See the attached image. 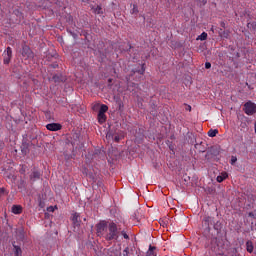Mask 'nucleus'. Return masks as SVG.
Wrapping results in <instances>:
<instances>
[{
    "label": "nucleus",
    "mask_w": 256,
    "mask_h": 256,
    "mask_svg": "<svg viewBox=\"0 0 256 256\" xmlns=\"http://www.w3.org/2000/svg\"><path fill=\"white\" fill-rule=\"evenodd\" d=\"M79 217L80 214L77 212L72 215V222L75 227H79L81 225V220L79 219Z\"/></svg>",
    "instance_id": "11"
},
{
    "label": "nucleus",
    "mask_w": 256,
    "mask_h": 256,
    "mask_svg": "<svg viewBox=\"0 0 256 256\" xmlns=\"http://www.w3.org/2000/svg\"><path fill=\"white\" fill-rule=\"evenodd\" d=\"M166 145L169 147L170 151H175V144H173V141L167 140Z\"/></svg>",
    "instance_id": "24"
},
{
    "label": "nucleus",
    "mask_w": 256,
    "mask_h": 256,
    "mask_svg": "<svg viewBox=\"0 0 256 256\" xmlns=\"http://www.w3.org/2000/svg\"><path fill=\"white\" fill-rule=\"evenodd\" d=\"M247 28L250 29L251 31H256V21H252L247 24Z\"/></svg>",
    "instance_id": "22"
},
{
    "label": "nucleus",
    "mask_w": 256,
    "mask_h": 256,
    "mask_svg": "<svg viewBox=\"0 0 256 256\" xmlns=\"http://www.w3.org/2000/svg\"><path fill=\"white\" fill-rule=\"evenodd\" d=\"M170 139H175V135L171 134Z\"/></svg>",
    "instance_id": "44"
},
{
    "label": "nucleus",
    "mask_w": 256,
    "mask_h": 256,
    "mask_svg": "<svg viewBox=\"0 0 256 256\" xmlns=\"http://www.w3.org/2000/svg\"><path fill=\"white\" fill-rule=\"evenodd\" d=\"M131 13L133 14V13H139V10L137 9V5H133V8H132V10H131Z\"/></svg>",
    "instance_id": "30"
},
{
    "label": "nucleus",
    "mask_w": 256,
    "mask_h": 256,
    "mask_svg": "<svg viewBox=\"0 0 256 256\" xmlns=\"http://www.w3.org/2000/svg\"><path fill=\"white\" fill-rule=\"evenodd\" d=\"M94 13H95L96 15H101V13H103V8H101V6H96V7L94 8Z\"/></svg>",
    "instance_id": "26"
},
{
    "label": "nucleus",
    "mask_w": 256,
    "mask_h": 256,
    "mask_svg": "<svg viewBox=\"0 0 256 256\" xmlns=\"http://www.w3.org/2000/svg\"><path fill=\"white\" fill-rule=\"evenodd\" d=\"M227 177H229V174H227V172H223L221 175L217 176L216 181L218 183H223V181H225Z\"/></svg>",
    "instance_id": "13"
},
{
    "label": "nucleus",
    "mask_w": 256,
    "mask_h": 256,
    "mask_svg": "<svg viewBox=\"0 0 256 256\" xmlns=\"http://www.w3.org/2000/svg\"><path fill=\"white\" fill-rule=\"evenodd\" d=\"M20 173H21L22 175H24V173H25V167L22 166V168L20 169Z\"/></svg>",
    "instance_id": "40"
},
{
    "label": "nucleus",
    "mask_w": 256,
    "mask_h": 256,
    "mask_svg": "<svg viewBox=\"0 0 256 256\" xmlns=\"http://www.w3.org/2000/svg\"><path fill=\"white\" fill-rule=\"evenodd\" d=\"M126 79H127V81H129V78L126 77Z\"/></svg>",
    "instance_id": "52"
},
{
    "label": "nucleus",
    "mask_w": 256,
    "mask_h": 256,
    "mask_svg": "<svg viewBox=\"0 0 256 256\" xmlns=\"http://www.w3.org/2000/svg\"><path fill=\"white\" fill-rule=\"evenodd\" d=\"M52 79H53L54 83H59V81H61V78L58 75H54L52 77Z\"/></svg>",
    "instance_id": "29"
},
{
    "label": "nucleus",
    "mask_w": 256,
    "mask_h": 256,
    "mask_svg": "<svg viewBox=\"0 0 256 256\" xmlns=\"http://www.w3.org/2000/svg\"><path fill=\"white\" fill-rule=\"evenodd\" d=\"M199 153H205V150L203 148H199Z\"/></svg>",
    "instance_id": "41"
},
{
    "label": "nucleus",
    "mask_w": 256,
    "mask_h": 256,
    "mask_svg": "<svg viewBox=\"0 0 256 256\" xmlns=\"http://www.w3.org/2000/svg\"><path fill=\"white\" fill-rule=\"evenodd\" d=\"M108 81H109V83H111V81H113V80H112V79H109Z\"/></svg>",
    "instance_id": "50"
},
{
    "label": "nucleus",
    "mask_w": 256,
    "mask_h": 256,
    "mask_svg": "<svg viewBox=\"0 0 256 256\" xmlns=\"http://www.w3.org/2000/svg\"><path fill=\"white\" fill-rule=\"evenodd\" d=\"M197 39L200 41H207V33L202 32L201 35H199Z\"/></svg>",
    "instance_id": "25"
},
{
    "label": "nucleus",
    "mask_w": 256,
    "mask_h": 256,
    "mask_svg": "<svg viewBox=\"0 0 256 256\" xmlns=\"http://www.w3.org/2000/svg\"><path fill=\"white\" fill-rule=\"evenodd\" d=\"M107 139H113V141H115V143H119L121 141V136L117 135V134H107L106 135Z\"/></svg>",
    "instance_id": "14"
},
{
    "label": "nucleus",
    "mask_w": 256,
    "mask_h": 256,
    "mask_svg": "<svg viewBox=\"0 0 256 256\" xmlns=\"http://www.w3.org/2000/svg\"><path fill=\"white\" fill-rule=\"evenodd\" d=\"M243 111L244 113H246V115H255L256 113V104L252 101H248L244 104L243 107Z\"/></svg>",
    "instance_id": "4"
},
{
    "label": "nucleus",
    "mask_w": 256,
    "mask_h": 256,
    "mask_svg": "<svg viewBox=\"0 0 256 256\" xmlns=\"http://www.w3.org/2000/svg\"><path fill=\"white\" fill-rule=\"evenodd\" d=\"M234 163H237V157L232 156L231 165H233Z\"/></svg>",
    "instance_id": "33"
},
{
    "label": "nucleus",
    "mask_w": 256,
    "mask_h": 256,
    "mask_svg": "<svg viewBox=\"0 0 256 256\" xmlns=\"http://www.w3.org/2000/svg\"><path fill=\"white\" fill-rule=\"evenodd\" d=\"M62 127L63 126L59 123H50L46 125V129H48V131H61Z\"/></svg>",
    "instance_id": "10"
},
{
    "label": "nucleus",
    "mask_w": 256,
    "mask_h": 256,
    "mask_svg": "<svg viewBox=\"0 0 256 256\" xmlns=\"http://www.w3.org/2000/svg\"><path fill=\"white\" fill-rule=\"evenodd\" d=\"M96 231L97 235L101 236L105 231H107V223L106 222H100L96 225Z\"/></svg>",
    "instance_id": "9"
},
{
    "label": "nucleus",
    "mask_w": 256,
    "mask_h": 256,
    "mask_svg": "<svg viewBox=\"0 0 256 256\" xmlns=\"http://www.w3.org/2000/svg\"><path fill=\"white\" fill-rule=\"evenodd\" d=\"M232 256H240L239 253H237V248H233Z\"/></svg>",
    "instance_id": "32"
},
{
    "label": "nucleus",
    "mask_w": 256,
    "mask_h": 256,
    "mask_svg": "<svg viewBox=\"0 0 256 256\" xmlns=\"http://www.w3.org/2000/svg\"><path fill=\"white\" fill-rule=\"evenodd\" d=\"M254 131H255V133H256V122H255V124H254Z\"/></svg>",
    "instance_id": "47"
},
{
    "label": "nucleus",
    "mask_w": 256,
    "mask_h": 256,
    "mask_svg": "<svg viewBox=\"0 0 256 256\" xmlns=\"http://www.w3.org/2000/svg\"><path fill=\"white\" fill-rule=\"evenodd\" d=\"M220 154H221V147L211 146L207 150V153L205 155V159H207V161H209L211 159H215V157H218V155H220Z\"/></svg>",
    "instance_id": "3"
},
{
    "label": "nucleus",
    "mask_w": 256,
    "mask_h": 256,
    "mask_svg": "<svg viewBox=\"0 0 256 256\" xmlns=\"http://www.w3.org/2000/svg\"><path fill=\"white\" fill-rule=\"evenodd\" d=\"M121 235L124 237V239H129V235H127V232L122 231Z\"/></svg>",
    "instance_id": "31"
},
{
    "label": "nucleus",
    "mask_w": 256,
    "mask_h": 256,
    "mask_svg": "<svg viewBox=\"0 0 256 256\" xmlns=\"http://www.w3.org/2000/svg\"><path fill=\"white\" fill-rule=\"evenodd\" d=\"M213 225L214 230L216 231L217 235H219V233H221L222 229H223V223H221L219 220H216L215 217H211V216H205L202 220V227H204V231H203V235L204 237H206V239H208V241H210L211 245H213L215 247V245H217V247L219 246L218 243V239L217 236H214L213 234H211V226Z\"/></svg>",
    "instance_id": "1"
},
{
    "label": "nucleus",
    "mask_w": 256,
    "mask_h": 256,
    "mask_svg": "<svg viewBox=\"0 0 256 256\" xmlns=\"http://www.w3.org/2000/svg\"><path fill=\"white\" fill-rule=\"evenodd\" d=\"M12 251L14 253V256H23V249H21V244H18L17 242H12Z\"/></svg>",
    "instance_id": "8"
},
{
    "label": "nucleus",
    "mask_w": 256,
    "mask_h": 256,
    "mask_svg": "<svg viewBox=\"0 0 256 256\" xmlns=\"http://www.w3.org/2000/svg\"><path fill=\"white\" fill-rule=\"evenodd\" d=\"M229 35H231V31H229V30H224L223 32H222V34H221V38L222 39H229Z\"/></svg>",
    "instance_id": "23"
},
{
    "label": "nucleus",
    "mask_w": 256,
    "mask_h": 256,
    "mask_svg": "<svg viewBox=\"0 0 256 256\" xmlns=\"http://www.w3.org/2000/svg\"><path fill=\"white\" fill-rule=\"evenodd\" d=\"M205 69H211V62L205 63Z\"/></svg>",
    "instance_id": "35"
},
{
    "label": "nucleus",
    "mask_w": 256,
    "mask_h": 256,
    "mask_svg": "<svg viewBox=\"0 0 256 256\" xmlns=\"http://www.w3.org/2000/svg\"><path fill=\"white\" fill-rule=\"evenodd\" d=\"M4 65H9L11 63V59H13V50L11 47H7L6 50L2 54Z\"/></svg>",
    "instance_id": "5"
},
{
    "label": "nucleus",
    "mask_w": 256,
    "mask_h": 256,
    "mask_svg": "<svg viewBox=\"0 0 256 256\" xmlns=\"http://www.w3.org/2000/svg\"><path fill=\"white\" fill-rule=\"evenodd\" d=\"M21 55L23 59H33V51H31V48L27 45L22 47Z\"/></svg>",
    "instance_id": "7"
},
{
    "label": "nucleus",
    "mask_w": 256,
    "mask_h": 256,
    "mask_svg": "<svg viewBox=\"0 0 256 256\" xmlns=\"http://www.w3.org/2000/svg\"><path fill=\"white\" fill-rule=\"evenodd\" d=\"M13 15L17 17L18 21H23V12L20 11L19 9H15L13 11Z\"/></svg>",
    "instance_id": "16"
},
{
    "label": "nucleus",
    "mask_w": 256,
    "mask_h": 256,
    "mask_svg": "<svg viewBox=\"0 0 256 256\" xmlns=\"http://www.w3.org/2000/svg\"><path fill=\"white\" fill-rule=\"evenodd\" d=\"M134 73H138V75H143V73H145V64L141 65L140 70H134Z\"/></svg>",
    "instance_id": "27"
},
{
    "label": "nucleus",
    "mask_w": 256,
    "mask_h": 256,
    "mask_svg": "<svg viewBox=\"0 0 256 256\" xmlns=\"http://www.w3.org/2000/svg\"><path fill=\"white\" fill-rule=\"evenodd\" d=\"M253 249H255V247L253 246V242L251 240H248L246 242V251L248 253H253Z\"/></svg>",
    "instance_id": "15"
},
{
    "label": "nucleus",
    "mask_w": 256,
    "mask_h": 256,
    "mask_svg": "<svg viewBox=\"0 0 256 256\" xmlns=\"http://www.w3.org/2000/svg\"><path fill=\"white\" fill-rule=\"evenodd\" d=\"M220 27H222V29H226V24L224 21L220 22Z\"/></svg>",
    "instance_id": "36"
},
{
    "label": "nucleus",
    "mask_w": 256,
    "mask_h": 256,
    "mask_svg": "<svg viewBox=\"0 0 256 256\" xmlns=\"http://www.w3.org/2000/svg\"><path fill=\"white\" fill-rule=\"evenodd\" d=\"M163 247H165L166 245H169V243L165 242L164 244H162Z\"/></svg>",
    "instance_id": "46"
},
{
    "label": "nucleus",
    "mask_w": 256,
    "mask_h": 256,
    "mask_svg": "<svg viewBox=\"0 0 256 256\" xmlns=\"http://www.w3.org/2000/svg\"><path fill=\"white\" fill-rule=\"evenodd\" d=\"M218 133H219V130H217V129H210L208 131V137H217Z\"/></svg>",
    "instance_id": "21"
},
{
    "label": "nucleus",
    "mask_w": 256,
    "mask_h": 256,
    "mask_svg": "<svg viewBox=\"0 0 256 256\" xmlns=\"http://www.w3.org/2000/svg\"><path fill=\"white\" fill-rule=\"evenodd\" d=\"M164 251H167V248H164Z\"/></svg>",
    "instance_id": "51"
},
{
    "label": "nucleus",
    "mask_w": 256,
    "mask_h": 256,
    "mask_svg": "<svg viewBox=\"0 0 256 256\" xmlns=\"http://www.w3.org/2000/svg\"><path fill=\"white\" fill-rule=\"evenodd\" d=\"M29 179L31 183H35V181H39L41 179V171L37 168H33L29 175Z\"/></svg>",
    "instance_id": "6"
},
{
    "label": "nucleus",
    "mask_w": 256,
    "mask_h": 256,
    "mask_svg": "<svg viewBox=\"0 0 256 256\" xmlns=\"http://www.w3.org/2000/svg\"><path fill=\"white\" fill-rule=\"evenodd\" d=\"M248 217H251L252 219H255V213L249 212L248 213Z\"/></svg>",
    "instance_id": "38"
},
{
    "label": "nucleus",
    "mask_w": 256,
    "mask_h": 256,
    "mask_svg": "<svg viewBox=\"0 0 256 256\" xmlns=\"http://www.w3.org/2000/svg\"><path fill=\"white\" fill-rule=\"evenodd\" d=\"M198 7H205L207 5V0H196Z\"/></svg>",
    "instance_id": "28"
},
{
    "label": "nucleus",
    "mask_w": 256,
    "mask_h": 256,
    "mask_svg": "<svg viewBox=\"0 0 256 256\" xmlns=\"http://www.w3.org/2000/svg\"><path fill=\"white\" fill-rule=\"evenodd\" d=\"M12 213H14V215H21V213H23V207H21V205H13Z\"/></svg>",
    "instance_id": "12"
},
{
    "label": "nucleus",
    "mask_w": 256,
    "mask_h": 256,
    "mask_svg": "<svg viewBox=\"0 0 256 256\" xmlns=\"http://www.w3.org/2000/svg\"><path fill=\"white\" fill-rule=\"evenodd\" d=\"M123 255L124 256H128L129 255V248L124 249Z\"/></svg>",
    "instance_id": "34"
},
{
    "label": "nucleus",
    "mask_w": 256,
    "mask_h": 256,
    "mask_svg": "<svg viewBox=\"0 0 256 256\" xmlns=\"http://www.w3.org/2000/svg\"><path fill=\"white\" fill-rule=\"evenodd\" d=\"M162 131H163V126H162Z\"/></svg>",
    "instance_id": "53"
},
{
    "label": "nucleus",
    "mask_w": 256,
    "mask_h": 256,
    "mask_svg": "<svg viewBox=\"0 0 256 256\" xmlns=\"http://www.w3.org/2000/svg\"><path fill=\"white\" fill-rule=\"evenodd\" d=\"M98 121L99 123H105V121H107V116L101 112H98Z\"/></svg>",
    "instance_id": "19"
},
{
    "label": "nucleus",
    "mask_w": 256,
    "mask_h": 256,
    "mask_svg": "<svg viewBox=\"0 0 256 256\" xmlns=\"http://www.w3.org/2000/svg\"><path fill=\"white\" fill-rule=\"evenodd\" d=\"M107 111H109V106H108V105H105V104H102V105L100 106V110H99L98 113L105 114V113H107Z\"/></svg>",
    "instance_id": "20"
},
{
    "label": "nucleus",
    "mask_w": 256,
    "mask_h": 256,
    "mask_svg": "<svg viewBox=\"0 0 256 256\" xmlns=\"http://www.w3.org/2000/svg\"><path fill=\"white\" fill-rule=\"evenodd\" d=\"M155 169H157V164H154Z\"/></svg>",
    "instance_id": "49"
},
{
    "label": "nucleus",
    "mask_w": 256,
    "mask_h": 256,
    "mask_svg": "<svg viewBox=\"0 0 256 256\" xmlns=\"http://www.w3.org/2000/svg\"><path fill=\"white\" fill-rule=\"evenodd\" d=\"M223 31H225V30H223V28H219V30H218L219 37H221V35H223Z\"/></svg>",
    "instance_id": "37"
},
{
    "label": "nucleus",
    "mask_w": 256,
    "mask_h": 256,
    "mask_svg": "<svg viewBox=\"0 0 256 256\" xmlns=\"http://www.w3.org/2000/svg\"><path fill=\"white\" fill-rule=\"evenodd\" d=\"M119 239V228L117 224L111 222L108 225V233L106 234V241H117Z\"/></svg>",
    "instance_id": "2"
},
{
    "label": "nucleus",
    "mask_w": 256,
    "mask_h": 256,
    "mask_svg": "<svg viewBox=\"0 0 256 256\" xmlns=\"http://www.w3.org/2000/svg\"><path fill=\"white\" fill-rule=\"evenodd\" d=\"M171 223V220H169V218L167 216H165L163 219H162V227L164 229H167V227H169Z\"/></svg>",
    "instance_id": "17"
},
{
    "label": "nucleus",
    "mask_w": 256,
    "mask_h": 256,
    "mask_svg": "<svg viewBox=\"0 0 256 256\" xmlns=\"http://www.w3.org/2000/svg\"><path fill=\"white\" fill-rule=\"evenodd\" d=\"M155 249H156L155 246H150L149 250L146 253V256H157Z\"/></svg>",
    "instance_id": "18"
},
{
    "label": "nucleus",
    "mask_w": 256,
    "mask_h": 256,
    "mask_svg": "<svg viewBox=\"0 0 256 256\" xmlns=\"http://www.w3.org/2000/svg\"><path fill=\"white\" fill-rule=\"evenodd\" d=\"M217 256H227L225 253H218Z\"/></svg>",
    "instance_id": "42"
},
{
    "label": "nucleus",
    "mask_w": 256,
    "mask_h": 256,
    "mask_svg": "<svg viewBox=\"0 0 256 256\" xmlns=\"http://www.w3.org/2000/svg\"><path fill=\"white\" fill-rule=\"evenodd\" d=\"M165 238H166V236H163V235H162V240H163V241H167Z\"/></svg>",
    "instance_id": "45"
},
{
    "label": "nucleus",
    "mask_w": 256,
    "mask_h": 256,
    "mask_svg": "<svg viewBox=\"0 0 256 256\" xmlns=\"http://www.w3.org/2000/svg\"><path fill=\"white\" fill-rule=\"evenodd\" d=\"M188 111H191V106H188Z\"/></svg>",
    "instance_id": "48"
},
{
    "label": "nucleus",
    "mask_w": 256,
    "mask_h": 256,
    "mask_svg": "<svg viewBox=\"0 0 256 256\" xmlns=\"http://www.w3.org/2000/svg\"><path fill=\"white\" fill-rule=\"evenodd\" d=\"M201 144H195V149H199V146H200Z\"/></svg>",
    "instance_id": "43"
},
{
    "label": "nucleus",
    "mask_w": 256,
    "mask_h": 256,
    "mask_svg": "<svg viewBox=\"0 0 256 256\" xmlns=\"http://www.w3.org/2000/svg\"><path fill=\"white\" fill-rule=\"evenodd\" d=\"M0 195H5V188H0Z\"/></svg>",
    "instance_id": "39"
}]
</instances>
